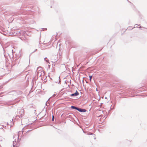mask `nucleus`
I'll return each instance as SVG.
<instances>
[{"label":"nucleus","instance_id":"20e7f679","mask_svg":"<svg viewBox=\"0 0 147 147\" xmlns=\"http://www.w3.org/2000/svg\"><path fill=\"white\" fill-rule=\"evenodd\" d=\"M24 128H23L22 129V131H19L18 132V135H14L13 136V139H14V138H18L20 136L21 134L22 133V134L23 133V132H24Z\"/></svg>","mask_w":147,"mask_h":147},{"label":"nucleus","instance_id":"a211bd4d","mask_svg":"<svg viewBox=\"0 0 147 147\" xmlns=\"http://www.w3.org/2000/svg\"><path fill=\"white\" fill-rule=\"evenodd\" d=\"M30 59H29V63H30Z\"/></svg>","mask_w":147,"mask_h":147},{"label":"nucleus","instance_id":"dca6fc26","mask_svg":"<svg viewBox=\"0 0 147 147\" xmlns=\"http://www.w3.org/2000/svg\"><path fill=\"white\" fill-rule=\"evenodd\" d=\"M16 114H18V115H20V113H18V114H17V113H16Z\"/></svg>","mask_w":147,"mask_h":147},{"label":"nucleus","instance_id":"9b49d317","mask_svg":"<svg viewBox=\"0 0 147 147\" xmlns=\"http://www.w3.org/2000/svg\"><path fill=\"white\" fill-rule=\"evenodd\" d=\"M40 69V71H42V68L41 67H38V69Z\"/></svg>","mask_w":147,"mask_h":147},{"label":"nucleus","instance_id":"f257e3e1","mask_svg":"<svg viewBox=\"0 0 147 147\" xmlns=\"http://www.w3.org/2000/svg\"><path fill=\"white\" fill-rule=\"evenodd\" d=\"M24 110L23 109H19L17 111V114L18 113H20V115H18L16 114V116L15 117L16 118L18 119L20 118H22L23 116L24 115Z\"/></svg>","mask_w":147,"mask_h":147},{"label":"nucleus","instance_id":"2eb2a0df","mask_svg":"<svg viewBox=\"0 0 147 147\" xmlns=\"http://www.w3.org/2000/svg\"><path fill=\"white\" fill-rule=\"evenodd\" d=\"M102 115H100L99 116V117H102Z\"/></svg>","mask_w":147,"mask_h":147},{"label":"nucleus","instance_id":"7ed1b4c3","mask_svg":"<svg viewBox=\"0 0 147 147\" xmlns=\"http://www.w3.org/2000/svg\"><path fill=\"white\" fill-rule=\"evenodd\" d=\"M58 60L57 55H54L51 57V60L53 62H56Z\"/></svg>","mask_w":147,"mask_h":147},{"label":"nucleus","instance_id":"f03ea898","mask_svg":"<svg viewBox=\"0 0 147 147\" xmlns=\"http://www.w3.org/2000/svg\"><path fill=\"white\" fill-rule=\"evenodd\" d=\"M20 59H19L18 57H15L13 56V63L14 64H18L19 63Z\"/></svg>","mask_w":147,"mask_h":147},{"label":"nucleus","instance_id":"f8f14e48","mask_svg":"<svg viewBox=\"0 0 147 147\" xmlns=\"http://www.w3.org/2000/svg\"><path fill=\"white\" fill-rule=\"evenodd\" d=\"M92 76H89V78H90V80L91 81V79L92 78Z\"/></svg>","mask_w":147,"mask_h":147},{"label":"nucleus","instance_id":"0eeeda50","mask_svg":"<svg viewBox=\"0 0 147 147\" xmlns=\"http://www.w3.org/2000/svg\"><path fill=\"white\" fill-rule=\"evenodd\" d=\"M71 108L72 109H75L77 110L78 107H76L74 106H72L71 107Z\"/></svg>","mask_w":147,"mask_h":147},{"label":"nucleus","instance_id":"423d86ee","mask_svg":"<svg viewBox=\"0 0 147 147\" xmlns=\"http://www.w3.org/2000/svg\"><path fill=\"white\" fill-rule=\"evenodd\" d=\"M79 94V93L76 90V92L74 93L71 94L70 95L72 96H76Z\"/></svg>","mask_w":147,"mask_h":147},{"label":"nucleus","instance_id":"6e6552de","mask_svg":"<svg viewBox=\"0 0 147 147\" xmlns=\"http://www.w3.org/2000/svg\"><path fill=\"white\" fill-rule=\"evenodd\" d=\"M134 28H138V26H140V27H141V26H140V24H139V25H138V24H135V25H134Z\"/></svg>","mask_w":147,"mask_h":147},{"label":"nucleus","instance_id":"ddd939ff","mask_svg":"<svg viewBox=\"0 0 147 147\" xmlns=\"http://www.w3.org/2000/svg\"><path fill=\"white\" fill-rule=\"evenodd\" d=\"M54 117L53 115V117L52 119V121H53L54 120Z\"/></svg>","mask_w":147,"mask_h":147},{"label":"nucleus","instance_id":"39448f33","mask_svg":"<svg viewBox=\"0 0 147 147\" xmlns=\"http://www.w3.org/2000/svg\"><path fill=\"white\" fill-rule=\"evenodd\" d=\"M77 110L81 112H84L86 111L85 109H82L78 107Z\"/></svg>","mask_w":147,"mask_h":147},{"label":"nucleus","instance_id":"1a4fd4ad","mask_svg":"<svg viewBox=\"0 0 147 147\" xmlns=\"http://www.w3.org/2000/svg\"><path fill=\"white\" fill-rule=\"evenodd\" d=\"M37 74L39 76H41L42 75V74H41L40 71H38Z\"/></svg>","mask_w":147,"mask_h":147},{"label":"nucleus","instance_id":"9d476101","mask_svg":"<svg viewBox=\"0 0 147 147\" xmlns=\"http://www.w3.org/2000/svg\"><path fill=\"white\" fill-rule=\"evenodd\" d=\"M44 60H45L47 62H48L49 63V60H48V59L47 58V57H45V58L44 59Z\"/></svg>","mask_w":147,"mask_h":147},{"label":"nucleus","instance_id":"4468645a","mask_svg":"<svg viewBox=\"0 0 147 147\" xmlns=\"http://www.w3.org/2000/svg\"><path fill=\"white\" fill-rule=\"evenodd\" d=\"M59 83L60 84V82H61V81H60V77H59Z\"/></svg>","mask_w":147,"mask_h":147},{"label":"nucleus","instance_id":"f3484780","mask_svg":"<svg viewBox=\"0 0 147 147\" xmlns=\"http://www.w3.org/2000/svg\"><path fill=\"white\" fill-rule=\"evenodd\" d=\"M30 131V130H28V131H27V132H29V131Z\"/></svg>","mask_w":147,"mask_h":147}]
</instances>
